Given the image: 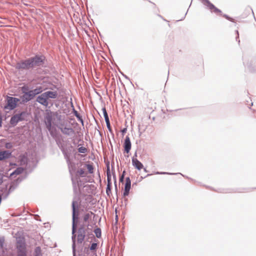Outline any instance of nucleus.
<instances>
[{
	"mask_svg": "<svg viewBox=\"0 0 256 256\" xmlns=\"http://www.w3.org/2000/svg\"><path fill=\"white\" fill-rule=\"evenodd\" d=\"M58 96V93L54 91H48L42 94L36 98V101L42 105L47 106L48 104V100L50 98H56Z\"/></svg>",
	"mask_w": 256,
	"mask_h": 256,
	"instance_id": "1",
	"label": "nucleus"
},
{
	"mask_svg": "<svg viewBox=\"0 0 256 256\" xmlns=\"http://www.w3.org/2000/svg\"><path fill=\"white\" fill-rule=\"evenodd\" d=\"M16 248L18 256H26V244L24 238H17Z\"/></svg>",
	"mask_w": 256,
	"mask_h": 256,
	"instance_id": "2",
	"label": "nucleus"
},
{
	"mask_svg": "<svg viewBox=\"0 0 256 256\" xmlns=\"http://www.w3.org/2000/svg\"><path fill=\"white\" fill-rule=\"evenodd\" d=\"M6 102V104L4 106V108L9 110H14L16 108L18 103H22L20 99L11 96H7Z\"/></svg>",
	"mask_w": 256,
	"mask_h": 256,
	"instance_id": "3",
	"label": "nucleus"
},
{
	"mask_svg": "<svg viewBox=\"0 0 256 256\" xmlns=\"http://www.w3.org/2000/svg\"><path fill=\"white\" fill-rule=\"evenodd\" d=\"M86 234L88 236H92V237H94L92 230L88 228L86 229H84V227L80 228L78 235V242L82 243L84 241Z\"/></svg>",
	"mask_w": 256,
	"mask_h": 256,
	"instance_id": "4",
	"label": "nucleus"
},
{
	"mask_svg": "<svg viewBox=\"0 0 256 256\" xmlns=\"http://www.w3.org/2000/svg\"><path fill=\"white\" fill-rule=\"evenodd\" d=\"M58 114L56 112H48L46 113V128L50 132L51 134H52V120L55 117H58Z\"/></svg>",
	"mask_w": 256,
	"mask_h": 256,
	"instance_id": "5",
	"label": "nucleus"
},
{
	"mask_svg": "<svg viewBox=\"0 0 256 256\" xmlns=\"http://www.w3.org/2000/svg\"><path fill=\"white\" fill-rule=\"evenodd\" d=\"M30 59L25 60H21L16 63V68L18 70H26L29 69L32 67Z\"/></svg>",
	"mask_w": 256,
	"mask_h": 256,
	"instance_id": "6",
	"label": "nucleus"
},
{
	"mask_svg": "<svg viewBox=\"0 0 256 256\" xmlns=\"http://www.w3.org/2000/svg\"><path fill=\"white\" fill-rule=\"evenodd\" d=\"M56 124L64 134L70 135L74 132L72 128L64 126V123H60V124Z\"/></svg>",
	"mask_w": 256,
	"mask_h": 256,
	"instance_id": "7",
	"label": "nucleus"
},
{
	"mask_svg": "<svg viewBox=\"0 0 256 256\" xmlns=\"http://www.w3.org/2000/svg\"><path fill=\"white\" fill-rule=\"evenodd\" d=\"M31 62L32 67L40 66L42 64V57L36 56L34 58H30Z\"/></svg>",
	"mask_w": 256,
	"mask_h": 256,
	"instance_id": "8",
	"label": "nucleus"
},
{
	"mask_svg": "<svg viewBox=\"0 0 256 256\" xmlns=\"http://www.w3.org/2000/svg\"><path fill=\"white\" fill-rule=\"evenodd\" d=\"M34 98L32 92L30 90L21 96L22 103L27 102Z\"/></svg>",
	"mask_w": 256,
	"mask_h": 256,
	"instance_id": "9",
	"label": "nucleus"
},
{
	"mask_svg": "<svg viewBox=\"0 0 256 256\" xmlns=\"http://www.w3.org/2000/svg\"><path fill=\"white\" fill-rule=\"evenodd\" d=\"M131 181L129 177L126 178L124 196H126L128 195L130 189Z\"/></svg>",
	"mask_w": 256,
	"mask_h": 256,
	"instance_id": "10",
	"label": "nucleus"
},
{
	"mask_svg": "<svg viewBox=\"0 0 256 256\" xmlns=\"http://www.w3.org/2000/svg\"><path fill=\"white\" fill-rule=\"evenodd\" d=\"M106 174H107L108 184H107V187H106V192L108 195H109L110 192V188H111V185H112V182H111L112 175H111V173H110L109 169H108L107 170Z\"/></svg>",
	"mask_w": 256,
	"mask_h": 256,
	"instance_id": "11",
	"label": "nucleus"
},
{
	"mask_svg": "<svg viewBox=\"0 0 256 256\" xmlns=\"http://www.w3.org/2000/svg\"><path fill=\"white\" fill-rule=\"evenodd\" d=\"M131 142L130 140V138L128 136H126L124 140V151L127 153H128L131 149Z\"/></svg>",
	"mask_w": 256,
	"mask_h": 256,
	"instance_id": "12",
	"label": "nucleus"
},
{
	"mask_svg": "<svg viewBox=\"0 0 256 256\" xmlns=\"http://www.w3.org/2000/svg\"><path fill=\"white\" fill-rule=\"evenodd\" d=\"M132 164L138 170L143 168L144 166L136 158L133 157L132 158Z\"/></svg>",
	"mask_w": 256,
	"mask_h": 256,
	"instance_id": "13",
	"label": "nucleus"
},
{
	"mask_svg": "<svg viewBox=\"0 0 256 256\" xmlns=\"http://www.w3.org/2000/svg\"><path fill=\"white\" fill-rule=\"evenodd\" d=\"M22 113L20 114H16L12 117L10 119V124H12L15 125L19 121L22 120Z\"/></svg>",
	"mask_w": 256,
	"mask_h": 256,
	"instance_id": "14",
	"label": "nucleus"
},
{
	"mask_svg": "<svg viewBox=\"0 0 256 256\" xmlns=\"http://www.w3.org/2000/svg\"><path fill=\"white\" fill-rule=\"evenodd\" d=\"M11 156V152L8 150H4L0 152V160L8 158Z\"/></svg>",
	"mask_w": 256,
	"mask_h": 256,
	"instance_id": "15",
	"label": "nucleus"
},
{
	"mask_svg": "<svg viewBox=\"0 0 256 256\" xmlns=\"http://www.w3.org/2000/svg\"><path fill=\"white\" fill-rule=\"evenodd\" d=\"M92 215H94V214L92 212H90L84 214L83 216L84 221V222H88V220L91 218Z\"/></svg>",
	"mask_w": 256,
	"mask_h": 256,
	"instance_id": "16",
	"label": "nucleus"
},
{
	"mask_svg": "<svg viewBox=\"0 0 256 256\" xmlns=\"http://www.w3.org/2000/svg\"><path fill=\"white\" fill-rule=\"evenodd\" d=\"M30 91H31V92H32V94L34 95V96L36 94H40V92H42V87H39V88H36L34 90H32Z\"/></svg>",
	"mask_w": 256,
	"mask_h": 256,
	"instance_id": "17",
	"label": "nucleus"
},
{
	"mask_svg": "<svg viewBox=\"0 0 256 256\" xmlns=\"http://www.w3.org/2000/svg\"><path fill=\"white\" fill-rule=\"evenodd\" d=\"M72 217H73V231L74 230V218H75V212H76V208H75V202H72Z\"/></svg>",
	"mask_w": 256,
	"mask_h": 256,
	"instance_id": "18",
	"label": "nucleus"
},
{
	"mask_svg": "<svg viewBox=\"0 0 256 256\" xmlns=\"http://www.w3.org/2000/svg\"><path fill=\"white\" fill-rule=\"evenodd\" d=\"M77 173L81 177H84L87 175V173L84 171V169L82 168L78 169Z\"/></svg>",
	"mask_w": 256,
	"mask_h": 256,
	"instance_id": "19",
	"label": "nucleus"
},
{
	"mask_svg": "<svg viewBox=\"0 0 256 256\" xmlns=\"http://www.w3.org/2000/svg\"><path fill=\"white\" fill-rule=\"evenodd\" d=\"M34 256H42L41 248L40 246H38L35 248Z\"/></svg>",
	"mask_w": 256,
	"mask_h": 256,
	"instance_id": "20",
	"label": "nucleus"
},
{
	"mask_svg": "<svg viewBox=\"0 0 256 256\" xmlns=\"http://www.w3.org/2000/svg\"><path fill=\"white\" fill-rule=\"evenodd\" d=\"M94 234L98 238L101 236V230L100 228H96L94 230Z\"/></svg>",
	"mask_w": 256,
	"mask_h": 256,
	"instance_id": "21",
	"label": "nucleus"
},
{
	"mask_svg": "<svg viewBox=\"0 0 256 256\" xmlns=\"http://www.w3.org/2000/svg\"><path fill=\"white\" fill-rule=\"evenodd\" d=\"M86 167L90 174H92L94 172V167L92 164H86Z\"/></svg>",
	"mask_w": 256,
	"mask_h": 256,
	"instance_id": "22",
	"label": "nucleus"
},
{
	"mask_svg": "<svg viewBox=\"0 0 256 256\" xmlns=\"http://www.w3.org/2000/svg\"><path fill=\"white\" fill-rule=\"evenodd\" d=\"M206 2L208 7L211 10V11H212V10L214 8L215 6L211 4L208 0H206Z\"/></svg>",
	"mask_w": 256,
	"mask_h": 256,
	"instance_id": "23",
	"label": "nucleus"
},
{
	"mask_svg": "<svg viewBox=\"0 0 256 256\" xmlns=\"http://www.w3.org/2000/svg\"><path fill=\"white\" fill-rule=\"evenodd\" d=\"M23 171V168H18L12 174H21Z\"/></svg>",
	"mask_w": 256,
	"mask_h": 256,
	"instance_id": "24",
	"label": "nucleus"
},
{
	"mask_svg": "<svg viewBox=\"0 0 256 256\" xmlns=\"http://www.w3.org/2000/svg\"><path fill=\"white\" fill-rule=\"evenodd\" d=\"M212 12H214L222 16V11L216 8V6L214 7V8L212 10Z\"/></svg>",
	"mask_w": 256,
	"mask_h": 256,
	"instance_id": "25",
	"label": "nucleus"
},
{
	"mask_svg": "<svg viewBox=\"0 0 256 256\" xmlns=\"http://www.w3.org/2000/svg\"><path fill=\"white\" fill-rule=\"evenodd\" d=\"M78 151L80 153H86L87 152V149L84 147L82 146L78 148Z\"/></svg>",
	"mask_w": 256,
	"mask_h": 256,
	"instance_id": "26",
	"label": "nucleus"
},
{
	"mask_svg": "<svg viewBox=\"0 0 256 256\" xmlns=\"http://www.w3.org/2000/svg\"><path fill=\"white\" fill-rule=\"evenodd\" d=\"M98 244L96 243L92 244L90 247V250H95Z\"/></svg>",
	"mask_w": 256,
	"mask_h": 256,
	"instance_id": "27",
	"label": "nucleus"
},
{
	"mask_svg": "<svg viewBox=\"0 0 256 256\" xmlns=\"http://www.w3.org/2000/svg\"><path fill=\"white\" fill-rule=\"evenodd\" d=\"M102 112H103V114H104V118H108V114H107V112H106V108H103L102 109Z\"/></svg>",
	"mask_w": 256,
	"mask_h": 256,
	"instance_id": "28",
	"label": "nucleus"
},
{
	"mask_svg": "<svg viewBox=\"0 0 256 256\" xmlns=\"http://www.w3.org/2000/svg\"><path fill=\"white\" fill-rule=\"evenodd\" d=\"M22 92L24 94V93L27 92V91L28 90V88L26 86H23L22 88Z\"/></svg>",
	"mask_w": 256,
	"mask_h": 256,
	"instance_id": "29",
	"label": "nucleus"
},
{
	"mask_svg": "<svg viewBox=\"0 0 256 256\" xmlns=\"http://www.w3.org/2000/svg\"><path fill=\"white\" fill-rule=\"evenodd\" d=\"M6 148H12V144L10 143H6Z\"/></svg>",
	"mask_w": 256,
	"mask_h": 256,
	"instance_id": "30",
	"label": "nucleus"
},
{
	"mask_svg": "<svg viewBox=\"0 0 256 256\" xmlns=\"http://www.w3.org/2000/svg\"><path fill=\"white\" fill-rule=\"evenodd\" d=\"M75 115L78 118V119L82 122H83V120H82V118H81L80 117L79 114H78V112H75Z\"/></svg>",
	"mask_w": 256,
	"mask_h": 256,
	"instance_id": "31",
	"label": "nucleus"
},
{
	"mask_svg": "<svg viewBox=\"0 0 256 256\" xmlns=\"http://www.w3.org/2000/svg\"><path fill=\"white\" fill-rule=\"evenodd\" d=\"M124 172H123V174H122V176L120 177V182H122L123 180H124Z\"/></svg>",
	"mask_w": 256,
	"mask_h": 256,
	"instance_id": "32",
	"label": "nucleus"
},
{
	"mask_svg": "<svg viewBox=\"0 0 256 256\" xmlns=\"http://www.w3.org/2000/svg\"><path fill=\"white\" fill-rule=\"evenodd\" d=\"M223 16L225 18H226L227 20H230V21H232V18H230L228 16H226V15H223Z\"/></svg>",
	"mask_w": 256,
	"mask_h": 256,
	"instance_id": "33",
	"label": "nucleus"
},
{
	"mask_svg": "<svg viewBox=\"0 0 256 256\" xmlns=\"http://www.w3.org/2000/svg\"><path fill=\"white\" fill-rule=\"evenodd\" d=\"M106 126H107L108 129L109 130L111 131V127H110V122L106 123Z\"/></svg>",
	"mask_w": 256,
	"mask_h": 256,
	"instance_id": "34",
	"label": "nucleus"
},
{
	"mask_svg": "<svg viewBox=\"0 0 256 256\" xmlns=\"http://www.w3.org/2000/svg\"><path fill=\"white\" fill-rule=\"evenodd\" d=\"M105 118V120H106V124L108 123V122H110L108 117L107 118Z\"/></svg>",
	"mask_w": 256,
	"mask_h": 256,
	"instance_id": "35",
	"label": "nucleus"
},
{
	"mask_svg": "<svg viewBox=\"0 0 256 256\" xmlns=\"http://www.w3.org/2000/svg\"><path fill=\"white\" fill-rule=\"evenodd\" d=\"M88 198H89L90 200L92 198V196H88Z\"/></svg>",
	"mask_w": 256,
	"mask_h": 256,
	"instance_id": "36",
	"label": "nucleus"
},
{
	"mask_svg": "<svg viewBox=\"0 0 256 256\" xmlns=\"http://www.w3.org/2000/svg\"><path fill=\"white\" fill-rule=\"evenodd\" d=\"M2 183V180L0 178V184Z\"/></svg>",
	"mask_w": 256,
	"mask_h": 256,
	"instance_id": "37",
	"label": "nucleus"
},
{
	"mask_svg": "<svg viewBox=\"0 0 256 256\" xmlns=\"http://www.w3.org/2000/svg\"><path fill=\"white\" fill-rule=\"evenodd\" d=\"M236 34H237L238 36V31H236Z\"/></svg>",
	"mask_w": 256,
	"mask_h": 256,
	"instance_id": "38",
	"label": "nucleus"
},
{
	"mask_svg": "<svg viewBox=\"0 0 256 256\" xmlns=\"http://www.w3.org/2000/svg\"><path fill=\"white\" fill-rule=\"evenodd\" d=\"M125 131H126V129H124V130H122V132H125Z\"/></svg>",
	"mask_w": 256,
	"mask_h": 256,
	"instance_id": "39",
	"label": "nucleus"
}]
</instances>
